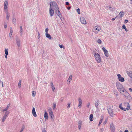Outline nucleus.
<instances>
[{
    "label": "nucleus",
    "instance_id": "nucleus-1",
    "mask_svg": "<svg viewBox=\"0 0 132 132\" xmlns=\"http://www.w3.org/2000/svg\"><path fill=\"white\" fill-rule=\"evenodd\" d=\"M122 104L121 103L119 105V108L122 110L124 111L128 110L130 109V105L129 103L127 102H125L123 104V107L122 106Z\"/></svg>",
    "mask_w": 132,
    "mask_h": 132
},
{
    "label": "nucleus",
    "instance_id": "nucleus-2",
    "mask_svg": "<svg viewBox=\"0 0 132 132\" xmlns=\"http://www.w3.org/2000/svg\"><path fill=\"white\" fill-rule=\"evenodd\" d=\"M50 14L51 16H52L53 15L54 13V10L52 9V7H53V6L57 5V4L54 2H51L50 3Z\"/></svg>",
    "mask_w": 132,
    "mask_h": 132
},
{
    "label": "nucleus",
    "instance_id": "nucleus-3",
    "mask_svg": "<svg viewBox=\"0 0 132 132\" xmlns=\"http://www.w3.org/2000/svg\"><path fill=\"white\" fill-rule=\"evenodd\" d=\"M116 85L118 90L120 92V93H122V92L125 89L122 85L118 82H116Z\"/></svg>",
    "mask_w": 132,
    "mask_h": 132
},
{
    "label": "nucleus",
    "instance_id": "nucleus-4",
    "mask_svg": "<svg viewBox=\"0 0 132 132\" xmlns=\"http://www.w3.org/2000/svg\"><path fill=\"white\" fill-rule=\"evenodd\" d=\"M121 93L127 99L129 100H131V96L130 95L129 93L126 90H124L122 92V93Z\"/></svg>",
    "mask_w": 132,
    "mask_h": 132
},
{
    "label": "nucleus",
    "instance_id": "nucleus-5",
    "mask_svg": "<svg viewBox=\"0 0 132 132\" xmlns=\"http://www.w3.org/2000/svg\"><path fill=\"white\" fill-rule=\"evenodd\" d=\"M101 29V28L99 26H97L94 27L93 28V32L96 34L98 33Z\"/></svg>",
    "mask_w": 132,
    "mask_h": 132
},
{
    "label": "nucleus",
    "instance_id": "nucleus-6",
    "mask_svg": "<svg viewBox=\"0 0 132 132\" xmlns=\"http://www.w3.org/2000/svg\"><path fill=\"white\" fill-rule=\"evenodd\" d=\"M94 56L97 63H100L101 59L100 55L98 53H94Z\"/></svg>",
    "mask_w": 132,
    "mask_h": 132
},
{
    "label": "nucleus",
    "instance_id": "nucleus-7",
    "mask_svg": "<svg viewBox=\"0 0 132 132\" xmlns=\"http://www.w3.org/2000/svg\"><path fill=\"white\" fill-rule=\"evenodd\" d=\"M117 76L118 77V79L119 81L122 82H123L124 81L125 79L124 78L122 77L120 74H118L117 75Z\"/></svg>",
    "mask_w": 132,
    "mask_h": 132
},
{
    "label": "nucleus",
    "instance_id": "nucleus-8",
    "mask_svg": "<svg viewBox=\"0 0 132 132\" xmlns=\"http://www.w3.org/2000/svg\"><path fill=\"white\" fill-rule=\"evenodd\" d=\"M102 49L104 52V54L105 56L106 57H108L109 56V55L107 50H106L104 47H103Z\"/></svg>",
    "mask_w": 132,
    "mask_h": 132
},
{
    "label": "nucleus",
    "instance_id": "nucleus-9",
    "mask_svg": "<svg viewBox=\"0 0 132 132\" xmlns=\"http://www.w3.org/2000/svg\"><path fill=\"white\" fill-rule=\"evenodd\" d=\"M80 21L82 24H85L86 23V22L85 19L83 17H81L80 18Z\"/></svg>",
    "mask_w": 132,
    "mask_h": 132
},
{
    "label": "nucleus",
    "instance_id": "nucleus-10",
    "mask_svg": "<svg viewBox=\"0 0 132 132\" xmlns=\"http://www.w3.org/2000/svg\"><path fill=\"white\" fill-rule=\"evenodd\" d=\"M78 100L79 103L78 107L79 108H81L82 106V101L81 99L80 98H78Z\"/></svg>",
    "mask_w": 132,
    "mask_h": 132
},
{
    "label": "nucleus",
    "instance_id": "nucleus-11",
    "mask_svg": "<svg viewBox=\"0 0 132 132\" xmlns=\"http://www.w3.org/2000/svg\"><path fill=\"white\" fill-rule=\"evenodd\" d=\"M110 127L111 132H114L115 128L113 124H112L110 125Z\"/></svg>",
    "mask_w": 132,
    "mask_h": 132
},
{
    "label": "nucleus",
    "instance_id": "nucleus-12",
    "mask_svg": "<svg viewBox=\"0 0 132 132\" xmlns=\"http://www.w3.org/2000/svg\"><path fill=\"white\" fill-rule=\"evenodd\" d=\"M4 9L5 11L7 8L8 2L7 0H6L4 2Z\"/></svg>",
    "mask_w": 132,
    "mask_h": 132
},
{
    "label": "nucleus",
    "instance_id": "nucleus-13",
    "mask_svg": "<svg viewBox=\"0 0 132 132\" xmlns=\"http://www.w3.org/2000/svg\"><path fill=\"white\" fill-rule=\"evenodd\" d=\"M82 121H79L78 122V128L79 130L81 129V125L82 124Z\"/></svg>",
    "mask_w": 132,
    "mask_h": 132
},
{
    "label": "nucleus",
    "instance_id": "nucleus-14",
    "mask_svg": "<svg viewBox=\"0 0 132 132\" xmlns=\"http://www.w3.org/2000/svg\"><path fill=\"white\" fill-rule=\"evenodd\" d=\"M32 114L33 116L35 117L37 116L36 113L35 111V109L34 107L32 109Z\"/></svg>",
    "mask_w": 132,
    "mask_h": 132
},
{
    "label": "nucleus",
    "instance_id": "nucleus-15",
    "mask_svg": "<svg viewBox=\"0 0 132 132\" xmlns=\"http://www.w3.org/2000/svg\"><path fill=\"white\" fill-rule=\"evenodd\" d=\"M44 116L45 120L48 119V115L46 112H45V113L44 114Z\"/></svg>",
    "mask_w": 132,
    "mask_h": 132
},
{
    "label": "nucleus",
    "instance_id": "nucleus-16",
    "mask_svg": "<svg viewBox=\"0 0 132 132\" xmlns=\"http://www.w3.org/2000/svg\"><path fill=\"white\" fill-rule=\"evenodd\" d=\"M10 37L11 38H12V33H13V30L12 28H11L10 29Z\"/></svg>",
    "mask_w": 132,
    "mask_h": 132
},
{
    "label": "nucleus",
    "instance_id": "nucleus-17",
    "mask_svg": "<svg viewBox=\"0 0 132 132\" xmlns=\"http://www.w3.org/2000/svg\"><path fill=\"white\" fill-rule=\"evenodd\" d=\"M109 113L111 117H113L114 115L113 113L112 110H108Z\"/></svg>",
    "mask_w": 132,
    "mask_h": 132
},
{
    "label": "nucleus",
    "instance_id": "nucleus-18",
    "mask_svg": "<svg viewBox=\"0 0 132 132\" xmlns=\"http://www.w3.org/2000/svg\"><path fill=\"white\" fill-rule=\"evenodd\" d=\"M126 73L131 78H132V72H129L128 71H126Z\"/></svg>",
    "mask_w": 132,
    "mask_h": 132
},
{
    "label": "nucleus",
    "instance_id": "nucleus-19",
    "mask_svg": "<svg viewBox=\"0 0 132 132\" xmlns=\"http://www.w3.org/2000/svg\"><path fill=\"white\" fill-rule=\"evenodd\" d=\"M72 78V75H70V76L69 78L67 80V82H69V83H70V82L71 81Z\"/></svg>",
    "mask_w": 132,
    "mask_h": 132
},
{
    "label": "nucleus",
    "instance_id": "nucleus-20",
    "mask_svg": "<svg viewBox=\"0 0 132 132\" xmlns=\"http://www.w3.org/2000/svg\"><path fill=\"white\" fill-rule=\"evenodd\" d=\"M46 37L50 39H51L52 38L51 37L50 35L48 33H46L45 34Z\"/></svg>",
    "mask_w": 132,
    "mask_h": 132
},
{
    "label": "nucleus",
    "instance_id": "nucleus-21",
    "mask_svg": "<svg viewBox=\"0 0 132 132\" xmlns=\"http://www.w3.org/2000/svg\"><path fill=\"white\" fill-rule=\"evenodd\" d=\"M16 42L17 45L18 47L20 46V41L19 39H16Z\"/></svg>",
    "mask_w": 132,
    "mask_h": 132
},
{
    "label": "nucleus",
    "instance_id": "nucleus-22",
    "mask_svg": "<svg viewBox=\"0 0 132 132\" xmlns=\"http://www.w3.org/2000/svg\"><path fill=\"white\" fill-rule=\"evenodd\" d=\"M124 12L123 11H121L119 14V15L120 16V17L121 18L124 15Z\"/></svg>",
    "mask_w": 132,
    "mask_h": 132
},
{
    "label": "nucleus",
    "instance_id": "nucleus-23",
    "mask_svg": "<svg viewBox=\"0 0 132 132\" xmlns=\"http://www.w3.org/2000/svg\"><path fill=\"white\" fill-rule=\"evenodd\" d=\"M93 114H91L90 115L89 117V120L90 121H92L93 120Z\"/></svg>",
    "mask_w": 132,
    "mask_h": 132
},
{
    "label": "nucleus",
    "instance_id": "nucleus-24",
    "mask_svg": "<svg viewBox=\"0 0 132 132\" xmlns=\"http://www.w3.org/2000/svg\"><path fill=\"white\" fill-rule=\"evenodd\" d=\"M36 94V92L35 91H32V95L33 97H34Z\"/></svg>",
    "mask_w": 132,
    "mask_h": 132
},
{
    "label": "nucleus",
    "instance_id": "nucleus-25",
    "mask_svg": "<svg viewBox=\"0 0 132 132\" xmlns=\"http://www.w3.org/2000/svg\"><path fill=\"white\" fill-rule=\"evenodd\" d=\"M97 102H96L95 103V106L96 107V108L97 109H98V106L99 105V104H98L99 101H98Z\"/></svg>",
    "mask_w": 132,
    "mask_h": 132
},
{
    "label": "nucleus",
    "instance_id": "nucleus-26",
    "mask_svg": "<svg viewBox=\"0 0 132 132\" xmlns=\"http://www.w3.org/2000/svg\"><path fill=\"white\" fill-rule=\"evenodd\" d=\"M48 111L50 115L53 113L52 110L51 109H49L48 110Z\"/></svg>",
    "mask_w": 132,
    "mask_h": 132
},
{
    "label": "nucleus",
    "instance_id": "nucleus-27",
    "mask_svg": "<svg viewBox=\"0 0 132 132\" xmlns=\"http://www.w3.org/2000/svg\"><path fill=\"white\" fill-rule=\"evenodd\" d=\"M21 80H20L18 84V87L19 88H20L21 87Z\"/></svg>",
    "mask_w": 132,
    "mask_h": 132
},
{
    "label": "nucleus",
    "instance_id": "nucleus-28",
    "mask_svg": "<svg viewBox=\"0 0 132 132\" xmlns=\"http://www.w3.org/2000/svg\"><path fill=\"white\" fill-rule=\"evenodd\" d=\"M10 113V112L9 111H6L4 114L5 116H6V117Z\"/></svg>",
    "mask_w": 132,
    "mask_h": 132
},
{
    "label": "nucleus",
    "instance_id": "nucleus-29",
    "mask_svg": "<svg viewBox=\"0 0 132 132\" xmlns=\"http://www.w3.org/2000/svg\"><path fill=\"white\" fill-rule=\"evenodd\" d=\"M16 20L15 18H13L12 19V22L13 23L15 24L16 23Z\"/></svg>",
    "mask_w": 132,
    "mask_h": 132
},
{
    "label": "nucleus",
    "instance_id": "nucleus-30",
    "mask_svg": "<svg viewBox=\"0 0 132 132\" xmlns=\"http://www.w3.org/2000/svg\"><path fill=\"white\" fill-rule=\"evenodd\" d=\"M6 116H4L3 117L2 119V122H4L5 121V120L6 119Z\"/></svg>",
    "mask_w": 132,
    "mask_h": 132
},
{
    "label": "nucleus",
    "instance_id": "nucleus-31",
    "mask_svg": "<svg viewBox=\"0 0 132 132\" xmlns=\"http://www.w3.org/2000/svg\"><path fill=\"white\" fill-rule=\"evenodd\" d=\"M8 49L5 48V54H8Z\"/></svg>",
    "mask_w": 132,
    "mask_h": 132
},
{
    "label": "nucleus",
    "instance_id": "nucleus-32",
    "mask_svg": "<svg viewBox=\"0 0 132 132\" xmlns=\"http://www.w3.org/2000/svg\"><path fill=\"white\" fill-rule=\"evenodd\" d=\"M59 46L60 47V48H63L64 49H65V48L64 47V46L63 45H60V44H59Z\"/></svg>",
    "mask_w": 132,
    "mask_h": 132
},
{
    "label": "nucleus",
    "instance_id": "nucleus-33",
    "mask_svg": "<svg viewBox=\"0 0 132 132\" xmlns=\"http://www.w3.org/2000/svg\"><path fill=\"white\" fill-rule=\"evenodd\" d=\"M97 42L98 43L100 44H101L102 42L101 40L100 39H98L97 40Z\"/></svg>",
    "mask_w": 132,
    "mask_h": 132
},
{
    "label": "nucleus",
    "instance_id": "nucleus-34",
    "mask_svg": "<svg viewBox=\"0 0 132 132\" xmlns=\"http://www.w3.org/2000/svg\"><path fill=\"white\" fill-rule=\"evenodd\" d=\"M80 9L79 8H78L77 9L76 11L78 12V14H80Z\"/></svg>",
    "mask_w": 132,
    "mask_h": 132
},
{
    "label": "nucleus",
    "instance_id": "nucleus-35",
    "mask_svg": "<svg viewBox=\"0 0 132 132\" xmlns=\"http://www.w3.org/2000/svg\"><path fill=\"white\" fill-rule=\"evenodd\" d=\"M103 118H102L100 120L99 122V124H98V125L99 126L101 124V123L102 122V121Z\"/></svg>",
    "mask_w": 132,
    "mask_h": 132
},
{
    "label": "nucleus",
    "instance_id": "nucleus-36",
    "mask_svg": "<svg viewBox=\"0 0 132 132\" xmlns=\"http://www.w3.org/2000/svg\"><path fill=\"white\" fill-rule=\"evenodd\" d=\"M22 26H20V33L21 34H22Z\"/></svg>",
    "mask_w": 132,
    "mask_h": 132
},
{
    "label": "nucleus",
    "instance_id": "nucleus-37",
    "mask_svg": "<svg viewBox=\"0 0 132 132\" xmlns=\"http://www.w3.org/2000/svg\"><path fill=\"white\" fill-rule=\"evenodd\" d=\"M9 17H10V15H9L8 13H7V15H6V19L7 20H9Z\"/></svg>",
    "mask_w": 132,
    "mask_h": 132
},
{
    "label": "nucleus",
    "instance_id": "nucleus-38",
    "mask_svg": "<svg viewBox=\"0 0 132 132\" xmlns=\"http://www.w3.org/2000/svg\"><path fill=\"white\" fill-rule=\"evenodd\" d=\"M24 127L23 126V127H22V128L21 129V130H20V132H22V131H23V130L24 129Z\"/></svg>",
    "mask_w": 132,
    "mask_h": 132
},
{
    "label": "nucleus",
    "instance_id": "nucleus-39",
    "mask_svg": "<svg viewBox=\"0 0 132 132\" xmlns=\"http://www.w3.org/2000/svg\"><path fill=\"white\" fill-rule=\"evenodd\" d=\"M50 116L51 118H53L54 117V115L53 113L52 114H50Z\"/></svg>",
    "mask_w": 132,
    "mask_h": 132
},
{
    "label": "nucleus",
    "instance_id": "nucleus-40",
    "mask_svg": "<svg viewBox=\"0 0 132 132\" xmlns=\"http://www.w3.org/2000/svg\"><path fill=\"white\" fill-rule=\"evenodd\" d=\"M90 105V103H89V102L86 105L87 107V108H88L89 106Z\"/></svg>",
    "mask_w": 132,
    "mask_h": 132
},
{
    "label": "nucleus",
    "instance_id": "nucleus-41",
    "mask_svg": "<svg viewBox=\"0 0 132 132\" xmlns=\"http://www.w3.org/2000/svg\"><path fill=\"white\" fill-rule=\"evenodd\" d=\"M104 130V129L103 128H101L100 130V132H103V131Z\"/></svg>",
    "mask_w": 132,
    "mask_h": 132
},
{
    "label": "nucleus",
    "instance_id": "nucleus-42",
    "mask_svg": "<svg viewBox=\"0 0 132 132\" xmlns=\"http://www.w3.org/2000/svg\"><path fill=\"white\" fill-rule=\"evenodd\" d=\"M48 28H47L45 29V31L46 32V33H48Z\"/></svg>",
    "mask_w": 132,
    "mask_h": 132
},
{
    "label": "nucleus",
    "instance_id": "nucleus-43",
    "mask_svg": "<svg viewBox=\"0 0 132 132\" xmlns=\"http://www.w3.org/2000/svg\"><path fill=\"white\" fill-rule=\"evenodd\" d=\"M53 109H55L56 107V105L55 103H53Z\"/></svg>",
    "mask_w": 132,
    "mask_h": 132
},
{
    "label": "nucleus",
    "instance_id": "nucleus-44",
    "mask_svg": "<svg viewBox=\"0 0 132 132\" xmlns=\"http://www.w3.org/2000/svg\"><path fill=\"white\" fill-rule=\"evenodd\" d=\"M70 103H68V106L67 107V108L68 109H69L70 108Z\"/></svg>",
    "mask_w": 132,
    "mask_h": 132
},
{
    "label": "nucleus",
    "instance_id": "nucleus-45",
    "mask_svg": "<svg viewBox=\"0 0 132 132\" xmlns=\"http://www.w3.org/2000/svg\"><path fill=\"white\" fill-rule=\"evenodd\" d=\"M51 87H52V90L53 91H54L55 89V88L54 87V86H52Z\"/></svg>",
    "mask_w": 132,
    "mask_h": 132
},
{
    "label": "nucleus",
    "instance_id": "nucleus-46",
    "mask_svg": "<svg viewBox=\"0 0 132 132\" xmlns=\"http://www.w3.org/2000/svg\"><path fill=\"white\" fill-rule=\"evenodd\" d=\"M7 110V109H6V108H5V109H3L2 110V111L3 112H4V111H6Z\"/></svg>",
    "mask_w": 132,
    "mask_h": 132
},
{
    "label": "nucleus",
    "instance_id": "nucleus-47",
    "mask_svg": "<svg viewBox=\"0 0 132 132\" xmlns=\"http://www.w3.org/2000/svg\"><path fill=\"white\" fill-rule=\"evenodd\" d=\"M122 28L124 29H126V27L124 25H123L122 26Z\"/></svg>",
    "mask_w": 132,
    "mask_h": 132
},
{
    "label": "nucleus",
    "instance_id": "nucleus-48",
    "mask_svg": "<svg viewBox=\"0 0 132 132\" xmlns=\"http://www.w3.org/2000/svg\"><path fill=\"white\" fill-rule=\"evenodd\" d=\"M57 13L58 16H59L60 15L61 13L60 12V11L59 10L58 11Z\"/></svg>",
    "mask_w": 132,
    "mask_h": 132
},
{
    "label": "nucleus",
    "instance_id": "nucleus-49",
    "mask_svg": "<svg viewBox=\"0 0 132 132\" xmlns=\"http://www.w3.org/2000/svg\"><path fill=\"white\" fill-rule=\"evenodd\" d=\"M50 85H51V87H52V86H54L53 84V82H52L51 83H50Z\"/></svg>",
    "mask_w": 132,
    "mask_h": 132
},
{
    "label": "nucleus",
    "instance_id": "nucleus-50",
    "mask_svg": "<svg viewBox=\"0 0 132 132\" xmlns=\"http://www.w3.org/2000/svg\"><path fill=\"white\" fill-rule=\"evenodd\" d=\"M40 37V34L39 32H38V37L39 38Z\"/></svg>",
    "mask_w": 132,
    "mask_h": 132
},
{
    "label": "nucleus",
    "instance_id": "nucleus-51",
    "mask_svg": "<svg viewBox=\"0 0 132 132\" xmlns=\"http://www.w3.org/2000/svg\"><path fill=\"white\" fill-rule=\"evenodd\" d=\"M130 91L131 92H132V88H130L129 89Z\"/></svg>",
    "mask_w": 132,
    "mask_h": 132
},
{
    "label": "nucleus",
    "instance_id": "nucleus-52",
    "mask_svg": "<svg viewBox=\"0 0 132 132\" xmlns=\"http://www.w3.org/2000/svg\"><path fill=\"white\" fill-rule=\"evenodd\" d=\"M65 4L67 5H69V3L68 2H66Z\"/></svg>",
    "mask_w": 132,
    "mask_h": 132
},
{
    "label": "nucleus",
    "instance_id": "nucleus-53",
    "mask_svg": "<svg viewBox=\"0 0 132 132\" xmlns=\"http://www.w3.org/2000/svg\"><path fill=\"white\" fill-rule=\"evenodd\" d=\"M9 105H7V106L6 107V109H7V110H8V109H9Z\"/></svg>",
    "mask_w": 132,
    "mask_h": 132
},
{
    "label": "nucleus",
    "instance_id": "nucleus-54",
    "mask_svg": "<svg viewBox=\"0 0 132 132\" xmlns=\"http://www.w3.org/2000/svg\"><path fill=\"white\" fill-rule=\"evenodd\" d=\"M116 18V17H115V18H112L111 19V20L112 21H114L115 20Z\"/></svg>",
    "mask_w": 132,
    "mask_h": 132
},
{
    "label": "nucleus",
    "instance_id": "nucleus-55",
    "mask_svg": "<svg viewBox=\"0 0 132 132\" xmlns=\"http://www.w3.org/2000/svg\"><path fill=\"white\" fill-rule=\"evenodd\" d=\"M70 8L71 7L70 6H69L68 7L67 9L69 10L70 9Z\"/></svg>",
    "mask_w": 132,
    "mask_h": 132
},
{
    "label": "nucleus",
    "instance_id": "nucleus-56",
    "mask_svg": "<svg viewBox=\"0 0 132 132\" xmlns=\"http://www.w3.org/2000/svg\"><path fill=\"white\" fill-rule=\"evenodd\" d=\"M2 87H4V86H3V82L2 81Z\"/></svg>",
    "mask_w": 132,
    "mask_h": 132
},
{
    "label": "nucleus",
    "instance_id": "nucleus-57",
    "mask_svg": "<svg viewBox=\"0 0 132 132\" xmlns=\"http://www.w3.org/2000/svg\"><path fill=\"white\" fill-rule=\"evenodd\" d=\"M42 132H47V131L45 130H44L42 131Z\"/></svg>",
    "mask_w": 132,
    "mask_h": 132
},
{
    "label": "nucleus",
    "instance_id": "nucleus-58",
    "mask_svg": "<svg viewBox=\"0 0 132 132\" xmlns=\"http://www.w3.org/2000/svg\"><path fill=\"white\" fill-rule=\"evenodd\" d=\"M8 55V54H5V58H7V56Z\"/></svg>",
    "mask_w": 132,
    "mask_h": 132
},
{
    "label": "nucleus",
    "instance_id": "nucleus-59",
    "mask_svg": "<svg viewBox=\"0 0 132 132\" xmlns=\"http://www.w3.org/2000/svg\"><path fill=\"white\" fill-rule=\"evenodd\" d=\"M4 27V28H6L7 27V25H5Z\"/></svg>",
    "mask_w": 132,
    "mask_h": 132
},
{
    "label": "nucleus",
    "instance_id": "nucleus-60",
    "mask_svg": "<svg viewBox=\"0 0 132 132\" xmlns=\"http://www.w3.org/2000/svg\"><path fill=\"white\" fill-rule=\"evenodd\" d=\"M124 132H128V130H126Z\"/></svg>",
    "mask_w": 132,
    "mask_h": 132
},
{
    "label": "nucleus",
    "instance_id": "nucleus-61",
    "mask_svg": "<svg viewBox=\"0 0 132 132\" xmlns=\"http://www.w3.org/2000/svg\"><path fill=\"white\" fill-rule=\"evenodd\" d=\"M128 20H126L125 21V22L126 23H127L128 22Z\"/></svg>",
    "mask_w": 132,
    "mask_h": 132
},
{
    "label": "nucleus",
    "instance_id": "nucleus-62",
    "mask_svg": "<svg viewBox=\"0 0 132 132\" xmlns=\"http://www.w3.org/2000/svg\"><path fill=\"white\" fill-rule=\"evenodd\" d=\"M125 29L126 32H127L128 31V29L126 28V29Z\"/></svg>",
    "mask_w": 132,
    "mask_h": 132
},
{
    "label": "nucleus",
    "instance_id": "nucleus-63",
    "mask_svg": "<svg viewBox=\"0 0 132 132\" xmlns=\"http://www.w3.org/2000/svg\"><path fill=\"white\" fill-rule=\"evenodd\" d=\"M106 121H105V123H106Z\"/></svg>",
    "mask_w": 132,
    "mask_h": 132
},
{
    "label": "nucleus",
    "instance_id": "nucleus-64",
    "mask_svg": "<svg viewBox=\"0 0 132 132\" xmlns=\"http://www.w3.org/2000/svg\"><path fill=\"white\" fill-rule=\"evenodd\" d=\"M131 45L132 47V43H131Z\"/></svg>",
    "mask_w": 132,
    "mask_h": 132
}]
</instances>
